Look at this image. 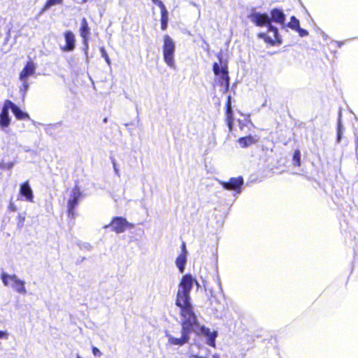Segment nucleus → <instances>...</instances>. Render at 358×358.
Here are the masks:
<instances>
[{
    "mask_svg": "<svg viewBox=\"0 0 358 358\" xmlns=\"http://www.w3.org/2000/svg\"><path fill=\"white\" fill-rule=\"evenodd\" d=\"M264 35V34H259V36L263 37Z\"/></svg>",
    "mask_w": 358,
    "mask_h": 358,
    "instance_id": "nucleus-35",
    "label": "nucleus"
},
{
    "mask_svg": "<svg viewBox=\"0 0 358 358\" xmlns=\"http://www.w3.org/2000/svg\"><path fill=\"white\" fill-rule=\"evenodd\" d=\"M212 358H220V357L217 355H213Z\"/></svg>",
    "mask_w": 358,
    "mask_h": 358,
    "instance_id": "nucleus-32",
    "label": "nucleus"
},
{
    "mask_svg": "<svg viewBox=\"0 0 358 358\" xmlns=\"http://www.w3.org/2000/svg\"><path fill=\"white\" fill-rule=\"evenodd\" d=\"M229 100H228V102H227V124L229 127L230 129H231V125H232V122H233V118H232V110H231V103H230V100H229Z\"/></svg>",
    "mask_w": 358,
    "mask_h": 358,
    "instance_id": "nucleus-18",
    "label": "nucleus"
},
{
    "mask_svg": "<svg viewBox=\"0 0 358 358\" xmlns=\"http://www.w3.org/2000/svg\"><path fill=\"white\" fill-rule=\"evenodd\" d=\"M272 20L275 22L283 24L285 20V15L283 12L278 9H274L271 11Z\"/></svg>",
    "mask_w": 358,
    "mask_h": 358,
    "instance_id": "nucleus-16",
    "label": "nucleus"
},
{
    "mask_svg": "<svg viewBox=\"0 0 358 358\" xmlns=\"http://www.w3.org/2000/svg\"><path fill=\"white\" fill-rule=\"evenodd\" d=\"M81 196V192L78 187H75L71 192V198L68 201L69 213L72 217H74V209L78 205V200Z\"/></svg>",
    "mask_w": 358,
    "mask_h": 358,
    "instance_id": "nucleus-7",
    "label": "nucleus"
},
{
    "mask_svg": "<svg viewBox=\"0 0 358 358\" xmlns=\"http://www.w3.org/2000/svg\"><path fill=\"white\" fill-rule=\"evenodd\" d=\"M155 3L157 4V1H160V0H152Z\"/></svg>",
    "mask_w": 358,
    "mask_h": 358,
    "instance_id": "nucleus-33",
    "label": "nucleus"
},
{
    "mask_svg": "<svg viewBox=\"0 0 358 358\" xmlns=\"http://www.w3.org/2000/svg\"><path fill=\"white\" fill-rule=\"evenodd\" d=\"M1 279L5 286L11 287L17 293L21 294H25L27 293L25 282L20 280L16 275L2 273Z\"/></svg>",
    "mask_w": 358,
    "mask_h": 358,
    "instance_id": "nucleus-2",
    "label": "nucleus"
},
{
    "mask_svg": "<svg viewBox=\"0 0 358 358\" xmlns=\"http://www.w3.org/2000/svg\"><path fill=\"white\" fill-rule=\"evenodd\" d=\"M66 45L61 48L64 52H71L76 46V39L74 34L71 31H67L64 34Z\"/></svg>",
    "mask_w": 358,
    "mask_h": 358,
    "instance_id": "nucleus-9",
    "label": "nucleus"
},
{
    "mask_svg": "<svg viewBox=\"0 0 358 358\" xmlns=\"http://www.w3.org/2000/svg\"><path fill=\"white\" fill-rule=\"evenodd\" d=\"M13 210H15V208L13 207H10Z\"/></svg>",
    "mask_w": 358,
    "mask_h": 358,
    "instance_id": "nucleus-37",
    "label": "nucleus"
},
{
    "mask_svg": "<svg viewBox=\"0 0 358 358\" xmlns=\"http://www.w3.org/2000/svg\"><path fill=\"white\" fill-rule=\"evenodd\" d=\"M213 72L215 75L216 80L218 81L220 85L227 89L229 85V77L227 64H222L221 61L220 64L214 63Z\"/></svg>",
    "mask_w": 358,
    "mask_h": 358,
    "instance_id": "nucleus-4",
    "label": "nucleus"
},
{
    "mask_svg": "<svg viewBox=\"0 0 358 358\" xmlns=\"http://www.w3.org/2000/svg\"><path fill=\"white\" fill-rule=\"evenodd\" d=\"M357 152H358V150H357Z\"/></svg>",
    "mask_w": 358,
    "mask_h": 358,
    "instance_id": "nucleus-38",
    "label": "nucleus"
},
{
    "mask_svg": "<svg viewBox=\"0 0 358 358\" xmlns=\"http://www.w3.org/2000/svg\"><path fill=\"white\" fill-rule=\"evenodd\" d=\"M187 255L185 253H180L176 260V264L181 273H182L185 271V266L187 262Z\"/></svg>",
    "mask_w": 358,
    "mask_h": 358,
    "instance_id": "nucleus-17",
    "label": "nucleus"
},
{
    "mask_svg": "<svg viewBox=\"0 0 358 358\" xmlns=\"http://www.w3.org/2000/svg\"><path fill=\"white\" fill-rule=\"evenodd\" d=\"M189 358H206V357H202V356L195 355H191L189 356Z\"/></svg>",
    "mask_w": 358,
    "mask_h": 358,
    "instance_id": "nucleus-31",
    "label": "nucleus"
},
{
    "mask_svg": "<svg viewBox=\"0 0 358 358\" xmlns=\"http://www.w3.org/2000/svg\"><path fill=\"white\" fill-rule=\"evenodd\" d=\"M20 80L22 82V87L23 88L22 89V91H23V94H24L25 92H27V90H28L29 84H28L27 79Z\"/></svg>",
    "mask_w": 358,
    "mask_h": 358,
    "instance_id": "nucleus-24",
    "label": "nucleus"
},
{
    "mask_svg": "<svg viewBox=\"0 0 358 358\" xmlns=\"http://www.w3.org/2000/svg\"><path fill=\"white\" fill-rule=\"evenodd\" d=\"M293 161L296 165H300V152L299 150H296L294 152V155L293 157Z\"/></svg>",
    "mask_w": 358,
    "mask_h": 358,
    "instance_id": "nucleus-23",
    "label": "nucleus"
},
{
    "mask_svg": "<svg viewBox=\"0 0 358 358\" xmlns=\"http://www.w3.org/2000/svg\"><path fill=\"white\" fill-rule=\"evenodd\" d=\"M9 336L8 333L6 331H0V339H8Z\"/></svg>",
    "mask_w": 358,
    "mask_h": 358,
    "instance_id": "nucleus-27",
    "label": "nucleus"
},
{
    "mask_svg": "<svg viewBox=\"0 0 358 358\" xmlns=\"http://www.w3.org/2000/svg\"><path fill=\"white\" fill-rule=\"evenodd\" d=\"M194 283L196 285L197 287H199L198 282L191 275H185L182 278L178 285L176 305L180 308L182 317L180 336H176L166 331L165 336L168 339L169 345L182 346L189 342V334L191 331H193L198 334L205 336L207 338V343L212 347H215L217 332L211 331L208 328L203 326H199L193 312L189 293Z\"/></svg>",
    "mask_w": 358,
    "mask_h": 358,
    "instance_id": "nucleus-1",
    "label": "nucleus"
},
{
    "mask_svg": "<svg viewBox=\"0 0 358 358\" xmlns=\"http://www.w3.org/2000/svg\"><path fill=\"white\" fill-rule=\"evenodd\" d=\"M181 253H185L186 255H187V250L186 249V246H185V243H183L182 244V252Z\"/></svg>",
    "mask_w": 358,
    "mask_h": 358,
    "instance_id": "nucleus-30",
    "label": "nucleus"
},
{
    "mask_svg": "<svg viewBox=\"0 0 358 358\" xmlns=\"http://www.w3.org/2000/svg\"><path fill=\"white\" fill-rule=\"evenodd\" d=\"M76 358H83L80 355H76Z\"/></svg>",
    "mask_w": 358,
    "mask_h": 358,
    "instance_id": "nucleus-34",
    "label": "nucleus"
},
{
    "mask_svg": "<svg viewBox=\"0 0 358 358\" xmlns=\"http://www.w3.org/2000/svg\"><path fill=\"white\" fill-rule=\"evenodd\" d=\"M175 43L168 35L164 38L163 55L166 64L171 68H175L174 52Z\"/></svg>",
    "mask_w": 358,
    "mask_h": 358,
    "instance_id": "nucleus-3",
    "label": "nucleus"
},
{
    "mask_svg": "<svg viewBox=\"0 0 358 358\" xmlns=\"http://www.w3.org/2000/svg\"><path fill=\"white\" fill-rule=\"evenodd\" d=\"M20 193L27 201L33 202V191L29 184V182H24L20 185Z\"/></svg>",
    "mask_w": 358,
    "mask_h": 358,
    "instance_id": "nucleus-11",
    "label": "nucleus"
},
{
    "mask_svg": "<svg viewBox=\"0 0 358 358\" xmlns=\"http://www.w3.org/2000/svg\"><path fill=\"white\" fill-rule=\"evenodd\" d=\"M110 225L113 230L117 234L124 232L127 227H134L133 224L129 223L125 218L121 217L113 218L110 222Z\"/></svg>",
    "mask_w": 358,
    "mask_h": 358,
    "instance_id": "nucleus-6",
    "label": "nucleus"
},
{
    "mask_svg": "<svg viewBox=\"0 0 358 358\" xmlns=\"http://www.w3.org/2000/svg\"><path fill=\"white\" fill-rule=\"evenodd\" d=\"M220 183L223 187L229 190H234L238 193L241 192V187L243 184V180L241 177L231 178L229 182H222Z\"/></svg>",
    "mask_w": 358,
    "mask_h": 358,
    "instance_id": "nucleus-8",
    "label": "nucleus"
},
{
    "mask_svg": "<svg viewBox=\"0 0 358 358\" xmlns=\"http://www.w3.org/2000/svg\"><path fill=\"white\" fill-rule=\"evenodd\" d=\"M63 1L64 0H47L42 9V12H44L50 9L51 7L54 6L62 4Z\"/></svg>",
    "mask_w": 358,
    "mask_h": 358,
    "instance_id": "nucleus-19",
    "label": "nucleus"
},
{
    "mask_svg": "<svg viewBox=\"0 0 358 358\" xmlns=\"http://www.w3.org/2000/svg\"><path fill=\"white\" fill-rule=\"evenodd\" d=\"M8 108L4 102L1 113L0 114V127L2 130H4L6 128L8 127L10 124V118L8 115Z\"/></svg>",
    "mask_w": 358,
    "mask_h": 358,
    "instance_id": "nucleus-12",
    "label": "nucleus"
},
{
    "mask_svg": "<svg viewBox=\"0 0 358 358\" xmlns=\"http://www.w3.org/2000/svg\"><path fill=\"white\" fill-rule=\"evenodd\" d=\"M169 21L168 12L161 14V28L162 30H165L167 28Z\"/></svg>",
    "mask_w": 358,
    "mask_h": 358,
    "instance_id": "nucleus-20",
    "label": "nucleus"
},
{
    "mask_svg": "<svg viewBox=\"0 0 358 358\" xmlns=\"http://www.w3.org/2000/svg\"><path fill=\"white\" fill-rule=\"evenodd\" d=\"M259 138L256 136H248L245 137L240 138L238 141L239 145L242 148L248 147L252 144L256 143L258 141Z\"/></svg>",
    "mask_w": 358,
    "mask_h": 358,
    "instance_id": "nucleus-14",
    "label": "nucleus"
},
{
    "mask_svg": "<svg viewBox=\"0 0 358 358\" xmlns=\"http://www.w3.org/2000/svg\"><path fill=\"white\" fill-rule=\"evenodd\" d=\"M92 353L94 356L101 357L102 355L101 352L96 347L92 348Z\"/></svg>",
    "mask_w": 358,
    "mask_h": 358,
    "instance_id": "nucleus-28",
    "label": "nucleus"
},
{
    "mask_svg": "<svg viewBox=\"0 0 358 358\" xmlns=\"http://www.w3.org/2000/svg\"><path fill=\"white\" fill-rule=\"evenodd\" d=\"M296 30L298 31L300 36H306L308 34V32L306 29H301L300 27H299Z\"/></svg>",
    "mask_w": 358,
    "mask_h": 358,
    "instance_id": "nucleus-26",
    "label": "nucleus"
},
{
    "mask_svg": "<svg viewBox=\"0 0 358 358\" xmlns=\"http://www.w3.org/2000/svg\"><path fill=\"white\" fill-rule=\"evenodd\" d=\"M338 138H340V131H338Z\"/></svg>",
    "mask_w": 358,
    "mask_h": 358,
    "instance_id": "nucleus-36",
    "label": "nucleus"
},
{
    "mask_svg": "<svg viewBox=\"0 0 358 358\" xmlns=\"http://www.w3.org/2000/svg\"><path fill=\"white\" fill-rule=\"evenodd\" d=\"M36 69V66L33 62H28L20 73V79L27 80L28 77L31 76L34 74Z\"/></svg>",
    "mask_w": 358,
    "mask_h": 358,
    "instance_id": "nucleus-13",
    "label": "nucleus"
},
{
    "mask_svg": "<svg viewBox=\"0 0 358 358\" xmlns=\"http://www.w3.org/2000/svg\"><path fill=\"white\" fill-rule=\"evenodd\" d=\"M6 106H8V110H11L15 116L18 120H26L29 119V115L20 110V108L17 106L14 103H13L10 100H6L5 101Z\"/></svg>",
    "mask_w": 358,
    "mask_h": 358,
    "instance_id": "nucleus-10",
    "label": "nucleus"
},
{
    "mask_svg": "<svg viewBox=\"0 0 358 358\" xmlns=\"http://www.w3.org/2000/svg\"><path fill=\"white\" fill-rule=\"evenodd\" d=\"M288 27L292 29L296 30L299 27V21L296 17H292Z\"/></svg>",
    "mask_w": 358,
    "mask_h": 358,
    "instance_id": "nucleus-21",
    "label": "nucleus"
},
{
    "mask_svg": "<svg viewBox=\"0 0 358 358\" xmlns=\"http://www.w3.org/2000/svg\"><path fill=\"white\" fill-rule=\"evenodd\" d=\"M100 52H101V56L104 58V59L106 60V62H107V64H108V65H110V59H109V57H108V55H107V52H106V51L105 48H103V47H102V48H100Z\"/></svg>",
    "mask_w": 358,
    "mask_h": 358,
    "instance_id": "nucleus-22",
    "label": "nucleus"
},
{
    "mask_svg": "<svg viewBox=\"0 0 358 358\" xmlns=\"http://www.w3.org/2000/svg\"><path fill=\"white\" fill-rule=\"evenodd\" d=\"M113 169H114V171H115V173L116 176H117L119 177L120 176V172H119V170L117 168V165H116V164L115 162H113Z\"/></svg>",
    "mask_w": 358,
    "mask_h": 358,
    "instance_id": "nucleus-29",
    "label": "nucleus"
},
{
    "mask_svg": "<svg viewBox=\"0 0 358 358\" xmlns=\"http://www.w3.org/2000/svg\"><path fill=\"white\" fill-rule=\"evenodd\" d=\"M80 32V36L83 38L84 42L86 43L90 34V28L88 26L87 21L85 18L82 19Z\"/></svg>",
    "mask_w": 358,
    "mask_h": 358,
    "instance_id": "nucleus-15",
    "label": "nucleus"
},
{
    "mask_svg": "<svg viewBox=\"0 0 358 358\" xmlns=\"http://www.w3.org/2000/svg\"><path fill=\"white\" fill-rule=\"evenodd\" d=\"M251 21L257 26L263 27L266 26L268 28V31L273 34L275 39H277L278 29L271 24L269 17L266 14H261L259 13H255L251 16Z\"/></svg>",
    "mask_w": 358,
    "mask_h": 358,
    "instance_id": "nucleus-5",
    "label": "nucleus"
},
{
    "mask_svg": "<svg viewBox=\"0 0 358 358\" xmlns=\"http://www.w3.org/2000/svg\"><path fill=\"white\" fill-rule=\"evenodd\" d=\"M161 9V14L162 13H167V10L165 7V5L164 4V3L160 1H157V4Z\"/></svg>",
    "mask_w": 358,
    "mask_h": 358,
    "instance_id": "nucleus-25",
    "label": "nucleus"
}]
</instances>
